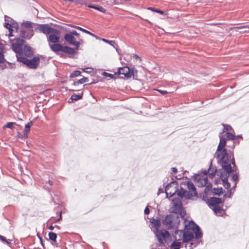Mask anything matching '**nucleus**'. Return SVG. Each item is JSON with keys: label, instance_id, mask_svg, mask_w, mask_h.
<instances>
[{"label": "nucleus", "instance_id": "f257e3e1", "mask_svg": "<svg viewBox=\"0 0 249 249\" xmlns=\"http://www.w3.org/2000/svg\"><path fill=\"white\" fill-rule=\"evenodd\" d=\"M181 185H186L187 190L184 189L182 186L179 188L178 182L175 180L168 183L165 189L167 196L168 197L169 195L171 197L177 194L180 198L193 201L198 198L196 188L191 181L183 182Z\"/></svg>", "mask_w": 249, "mask_h": 249}, {"label": "nucleus", "instance_id": "f03ea898", "mask_svg": "<svg viewBox=\"0 0 249 249\" xmlns=\"http://www.w3.org/2000/svg\"><path fill=\"white\" fill-rule=\"evenodd\" d=\"M214 158L216 159L217 163L219 164L227 174H231L235 171L237 166L234 157L233 151L227 150L216 151Z\"/></svg>", "mask_w": 249, "mask_h": 249}, {"label": "nucleus", "instance_id": "7ed1b4c3", "mask_svg": "<svg viewBox=\"0 0 249 249\" xmlns=\"http://www.w3.org/2000/svg\"><path fill=\"white\" fill-rule=\"evenodd\" d=\"M155 235L159 242V247L164 246L163 241L167 244H169L172 241V237L169 231L166 230L158 231L155 232Z\"/></svg>", "mask_w": 249, "mask_h": 249}, {"label": "nucleus", "instance_id": "20e7f679", "mask_svg": "<svg viewBox=\"0 0 249 249\" xmlns=\"http://www.w3.org/2000/svg\"><path fill=\"white\" fill-rule=\"evenodd\" d=\"M179 217L178 215L176 216L174 214L167 215L163 220L162 223L168 229H174L178 230V227L179 224Z\"/></svg>", "mask_w": 249, "mask_h": 249}, {"label": "nucleus", "instance_id": "39448f33", "mask_svg": "<svg viewBox=\"0 0 249 249\" xmlns=\"http://www.w3.org/2000/svg\"><path fill=\"white\" fill-rule=\"evenodd\" d=\"M18 60L27 65L29 68L36 69L40 62L39 58L35 57L32 59H28L23 56H18Z\"/></svg>", "mask_w": 249, "mask_h": 249}, {"label": "nucleus", "instance_id": "423d86ee", "mask_svg": "<svg viewBox=\"0 0 249 249\" xmlns=\"http://www.w3.org/2000/svg\"><path fill=\"white\" fill-rule=\"evenodd\" d=\"M208 207L211 209L214 213L219 216H221L226 213V209L228 207L225 206L224 208L223 203H207Z\"/></svg>", "mask_w": 249, "mask_h": 249}, {"label": "nucleus", "instance_id": "0eeeda50", "mask_svg": "<svg viewBox=\"0 0 249 249\" xmlns=\"http://www.w3.org/2000/svg\"><path fill=\"white\" fill-rule=\"evenodd\" d=\"M181 231H178V230H175L172 231V234L174 238V241L170 246L171 249H180L181 246V243L179 241L181 239Z\"/></svg>", "mask_w": 249, "mask_h": 249}, {"label": "nucleus", "instance_id": "6e6552de", "mask_svg": "<svg viewBox=\"0 0 249 249\" xmlns=\"http://www.w3.org/2000/svg\"><path fill=\"white\" fill-rule=\"evenodd\" d=\"M174 205L170 209L171 213L175 214H178L181 217L184 218L186 215V211L182 206V203H173Z\"/></svg>", "mask_w": 249, "mask_h": 249}, {"label": "nucleus", "instance_id": "1a4fd4ad", "mask_svg": "<svg viewBox=\"0 0 249 249\" xmlns=\"http://www.w3.org/2000/svg\"><path fill=\"white\" fill-rule=\"evenodd\" d=\"M121 71V74L124 75L126 78H129L132 76L133 78L135 77V73H137V71L135 72L133 69H130L128 67H124L120 68Z\"/></svg>", "mask_w": 249, "mask_h": 249}, {"label": "nucleus", "instance_id": "9d476101", "mask_svg": "<svg viewBox=\"0 0 249 249\" xmlns=\"http://www.w3.org/2000/svg\"><path fill=\"white\" fill-rule=\"evenodd\" d=\"M230 174L222 173L221 171H217V175L219 176L222 181V184L225 188L228 189L231 186L230 183L228 181V177Z\"/></svg>", "mask_w": 249, "mask_h": 249}, {"label": "nucleus", "instance_id": "9b49d317", "mask_svg": "<svg viewBox=\"0 0 249 249\" xmlns=\"http://www.w3.org/2000/svg\"><path fill=\"white\" fill-rule=\"evenodd\" d=\"M181 231V238H182L183 243H186L192 241L194 238V234L193 232L190 231H185L183 230H178Z\"/></svg>", "mask_w": 249, "mask_h": 249}, {"label": "nucleus", "instance_id": "f8f14e48", "mask_svg": "<svg viewBox=\"0 0 249 249\" xmlns=\"http://www.w3.org/2000/svg\"><path fill=\"white\" fill-rule=\"evenodd\" d=\"M22 42H23L22 40H21L20 39H18V40H17V42L16 43H13L12 44V46L13 50L16 53L17 58H18V56H19V55L22 52Z\"/></svg>", "mask_w": 249, "mask_h": 249}, {"label": "nucleus", "instance_id": "ddd939ff", "mask_svg": "<svg viewBox=\"0 0 249 249\" xmlns=\"http://www.w3.org/2000/svg\"><path fill=\"white\" fill-rule=\"evenodd\" d=\"M40 32H42L44 34H49L53 33L54 29L51 28L48 24H40L39 25V27L37 28Z\"/></svg>", "mask_w": 249, "mask_h": 249}, {"label": "nucleus", "instance_id": "4468645a", "mask_svg": "<svg viewBox=\"0 0 249 249\" xmlns=\"http://www.w3.org/2000/svg\"><path fill=\"white\" fill-rule=\"evenodd\" d=\"M34 35V31L32 29L28 30H21L20 32V36L21 37L29 39L31 38Z\"/></svg>", "mask_w": 249, "mask_h": 249}, {"label": "nucleus", "instance_id": "2eb2a0df", "mask_svg": "<svg viewBox=\"0 0 249 249\" xmlns=\"http://www.w3.org/2000/svg\"><path fill=\"white\" fill-rule=\"evenodd\" d=\"M219 137H220V142H219V144L217 146L216 151H222V150H227V149L225 148L227 138H225L223 136H219Z\"/></svg>", "mask_w": 249, "mask_h": 249}, {"label": "nucleus", "instance_id": "dca6fc26", "mask_svg": "<svg viewBox=\"0 0 249 249\" xmlns=\"http://www.w3.org/2000/svg\"><path fill=\"white\" fill-rule=\"evenodd\" d=\"M150 222L152 225V228H155L156 231H159V228L160 226V221L159 218L155 219L152 218L150 219Z\"/></svg>", "mask_w": 249, "mask_h": 249}, {"label": "nucleus", "instance_id": "f3484780", "mask_svg": "<svg viewBox=\"0 0 249 249\" xmlns=\"http://www.w3.org/2000/svg\"><path fill=\"white\" fill-rule=\"evenodd\" d=\"M65 39L70 44H74L76 46L78 45V42L75 41L74 36L70 34H66L64 36Z\"/></svg>", "mask_w": 249, "mask_h": 249}, {"label": "nucleus", "instance_id": "a211bd4d", "mask_svg": "<svg viewBox=\"0 0 249 249\" xmlns=\"http://www.w3.org/2000/svg\"><path fill=\"white\" fill-rule=\"evenodd\" d=\"M197 227H198V225L193 220L189 221L188 224H186L184 227L185 230L192 231L194 230Z\"/></svg>", "mask_w": 249, "mask_h": 249}, {"label": "nucleus", "instance_id": "6ab92c4d", "mask_svg": "<svg viewBox=\"0 0 249 249\" xmlns=\"http://www.w3.org/2000/svg\"><path fill=\"white\" fill-rule=\"evenodd\" d=\"M193 231V233L195 235V238L196 239H199L202 237L203 232L199 226L198 227L196 228V229Z\"/></svg>", "mask_w": 249, "mask_h": 249}, {"label": "nucleus", "instance_id": "aec40b11", "mask_svg": "<svg viewBox=\"0 0 249 249\" xmlns=\"http://www.w3.org/2000/svg\"><path fill=\"white\" fill-rule=\"evenodd\" d=\"M208 178L204 177L201 178H198L197 181L196 185L198 187H202L205 186L208 184Z\"/></svg>", "mask_w": 249, "mask_h": 249}, {"label": "nucleus", "instance_id": "412c9836", "mask_svg": "<svg viewBox=\"0 0 249 249\" xmlns=\"http://www.w3.org/2000/svg\"><path fill=\"white\" fill-rule=\"evenodd\" d=\"M213 160H211V163L208 169V172H209V177L210 178H213L214 176L215 175L216 172L217 171V169L215 167H213L212 165Z\"/></svg>", "mask_w": 249, "mask_h": 249}, {"label": "nucleus", "instance_id": "4be33fe9", "mask_svg": "<svg viewBox=\"0 0 249 249\" xmlns=\"http://www.w3.org/2000/svg\"><path fill=\"white\" fill-rule=\"evenodd\" d=\"M63 46L58 44L57 43H54L51 46L52 50L54 52L62 51Z\"/></svg>", "mask_w": 249, "mask_h": 249}, {"label": "nucleus", "instance_id": "5701e85b", "mask_svg": "<svg viewBox=\"0 0 249 249\" xmlns=\"http://www.w3.org/2000/svg\"><path fill=\"white\" fill-rule=\"evenodd\" d=\"M33 125V122L31 121L25 125V128L23 132V137H27V134L30 130V127Z\"/></svg>", "mask_w": 249, "mask_h": 249}, {"label": "nucleus", "instance_id": "b1692460", "mask_svg": "<svg viewBox=\"0 0 249 249\" xmlns=\"http://www.w3.org/2000/svg\"><path fill=\"white\" fill-rule=\"evenodd\" d=\"M49 41L54 43H58L59 41V37L55 35L51 34L49 36Z\"/></svg>", "mask_w": 249, "mask_h": 249}, {"label": "nucleus", "instance_id": "393cba45", "mask_svg": "<svg viewBox=\"0 0 249 249\" xmlns=\"http://www.w3.org/2000/svg\"><path fill=\"white\" fill-rule=\"evenodd\" d=\"M62 52L67 53L68 54H72L74 53V51L73 49L71 47L63 46Z\"/></svg>", "mask_w": 249, "mask_h": 249}, {"label": "nucleus", "instance_id": "a878e982", "mask_svg": "<svg viewBox=\"0 0 249 249\" xmlns=\"http://www.w3.org/2000/svg\"><path fill=\"white\" fill-rule=\"evenodd\" d=\"M23 50H24L25 54L27 56H29L32 54V51L31 50V48L29 46L25 45L24 47Z\"/></svg>", "mask_w": 249, "mask_h": 249}, {"label": "nucleus", "instance_id": "bb28decb", "mask_svg": "<svg viewBox=\"0 0 249 249\" xmlns=\"http://www.w3.org/2000/svg\"><path fill=\"white\" fill-rule=\"evenodd\" d=\"M224 137L225 138H227V140L228 139V140H234L235 139L236 136L232 134L231 132H227L224 135Z\"/></svg>", "mask_w": 249, "mask_h": 249}, {"label": "nucleus", "instance_id": "cd10ccee", "mask_svg": "<svg viewBox=\"0 0 249 249\" xmlns=\"http://www.w3.org/2000/svg\"><path fill=\"white\" fill-rule=\"evenodd\" d=\"M88 7L89 8H94L103 13H105L106 11V10L102 6H95L94 5H88Z\"/></svg>", "mask_w": 249, "mask_h": 249}, {"label": "nucleus", "instance_id": "c85d7f7f", "mask_svg": "<svg viewBox=\"0 0 249 249\" xmlns=\"http://www.w3.org/2000/svg\"><path fill=\"white\" fill-rule=\"evenodd\" d=\"M50 240L55 242L57 238V234L53 232H50L48 234Z\"/></svg>", "mask_w": 249, "mask_h": 249}, {"label": "nucleus", "instance_id": "c756f323", "mask_svg": "<svg viewBox=\"0 0 249 249\" xmlns=\"http://www.w3.org/2000/svg\"><path fill=\"white\" fill-rule=\"evenodd\" d=\"M79 31H82L85 33H87L88 34H89L90 35V36L94 37L96 38V39H99V37L97 36H96L95 35L92 34V33L90 32L89 31L84 29V28H82L80 27L79 26Z\"/></svg>", "mask_w": 249, "mask_h": 249}, {"label": "nucleus", "instance_id": "7c9ffc66", "mask_svg": "<svg viewBox=\"0 0 249 249\" xmlns=\"http://www.w3.org/2000/svg\"><path fill=\"white\" fill-rule=\"evenodd\" d=\"M99 40H102L103 41L105 42H106L107 43H108L109 44H110L111 46H113L114 48L116 49V51H118V49L117 48H116L115 46H114V44L115 43V41H113V40H107V39H105V38H100L99 37Z\"/></svg>", "mask_w": 249, "mask_h": 249}, {"label": "nucleus", "instance_id": "2f4dec72", "mask_svg": "<svg viewBox=\"0 0 249 249\" xmlns=\"http://www.w3.org/2000/svg\"><path fill=\"white\" fill-rule=\"evenodd\" d=\"M223 189L222 188H214L213 193L214 195H220V194H223Z\"/></svg>", "mask_w": 249, "mask_h": 249}, {"label": "nucleus", "instance_id": "473e14b6", "mask_svg": "<svg viewBox=\"0 0 249 249\" xmlns=\"http://www.w3.org/2000/svg\"><path fill=\"white\" fill-rule=\"evenodd\" d=\"M207 202H222V200L221 198L213 197L211 198L210 201L208 200Z\"/></svg>", "mask_w": 249, "mask_h": 249}, {"label": "nucleus", "instance_id": "72a5a7b5", "mask_svg": "<svg viewBox=\"0 0 249 249\" xmlns=\"http://www.w3.org/2000/svg\"><path fill=\"white\" fill-rule=\"evenodd\" d=\"M33 23L31 21H26L22 23V25L26 28H32Z\"/></svg>", "mask_w": 249, "mask_h": 249}, {"label": "nucleus", "instance_id": "f704fd0d", "mask_svg": "<svg viewBox=\"0 0 249 249\" xmlns=\"http://www.w3.org/2000/svg\"><path fill=\"white\" fill-rule=\"evenodd\" d=\"M222 125L224 126L223 132H225V131H228L232 129L231 126L229 124H223Z\"/></svg>", "mask_w": 249, "mask_h": 249}, {"label": "nucleus", "instance_id": "c9c22d12", "mask_svg": "<svg viewBox=\"0 0 249 249\" xmlns=\"http://www.w3.org/2000/svg\"><path fill=\"white\" fill-rule=\"evenodd\" d=\"M205 186L206 187L204 190V192L206 194H207L211 190L212 188V184L211 183H210L208 184H207V185H206Z\"/></svg>", "mask_w": 249, "mask_h": 249}, {"label": "nucleus", "instance_id": "e433bc0d", "mask_svg": "<svg viewBox=\"0 0 249 249\" xmlns=\"http://www.w3.org/2000/svg\"><path fill=\"white\" fill-rule=\"evenodd\" d=\"M78 100V95L73 94L71 97L69 99L68 102L69 103H72L73 101H77Z\"/></svg>", "mask_w": 249, "mask_h": 249}, {"label": "nucleus", "instance_id": "4c0bfd02", "mask_svg": "<svg viewBox=\"0 0 249 249\" xmlns=\"http://www.w3.org/2000/svg\"><path fill=\"white\" fill-rule=\"evenodd\" d=\"M234 29L235 31H238V30H239V29H249V25L235 27L234 28Z\"/></svg>", "mask_w": 249, "mask_h": 249}, {"label": "nucleus", "instance_id": "58836bf2", "mask_svg": "<svg viewBox=\"0 0 249 249\" xmlns=\"http://www.w3.org/2000/svg\"><path fill=\"white\" fill-rule=\"evenodd\" d=\"M0 240L3 242H5L7 245L10 244V241L7 240L5 237L1 235H0Z\"/></svg>", "mask_w": 249, "mask_h": 249}, {"label": "nucleus", "instance_id": "ea45409f", "mask_svg": "<svg viewBox=\"0 0 249 249\" xmlns=\"http://www.w3.org/2000/svg\"><path fill=\"white\" fill-rule=\"evenodd\" d=\"M148 10H150L152 11H154V12H156V13H160L161 15H163L164 14V12L163 11H161V10H159V9H155L154 8H152V7H149L148 8Z\"/></svg>", "mask_w": 249, "mask_h": 249}, {"label": "nucleus", "instance_id": "a19ab883", "mask_svg": "<svg viewBox=\"0 0 249 249\" xmlns=\"http://www.w3.org/2000/svg\"><path fill=\"white\" fill-rule=\"evenodd\" d=\"M89 80L88 78L83 77V78H81L80 79H79V84H83L87 82H89Z\"/></svg>", "mask_w": 249, "mask_h": 249}, {"label": "nucleus", "instance_id": "79ce46f5", "mask_svg": "<svg viewBox=\"0 0 249 249\" xmlns=\"http://www.w3.org/2000/svg\"><path fill=\"white\" fill-rule=\"evenodd\" d=\"M102 75L105 77H110L111 78H113L114 77L113 74L107 73V72H103Z\"/></svg>", "mask_w": 249, "mask_h": 249}, {"label": "nucleus", "instance_id": "37998d69", "mask_svg": "<svg viewBox=\"0 0 249 249\" xmlns=\"http://www.w3.org/2000/svg\"><path fill=\"white\" fill-rule=\"evenodd\" d=\"M15 123L9 122L4 127H7L9 128H12L13 125L15 124Z\"/></svg>", "mask_w": 249, "mask_h": 249}, {"label": "nucleus", "instance_id": "c03bdc74", "mask_svg": "<svg viewBox=\"0 0 249 249\" xmlns=\"http://www.w3.org/2000/svg\"><path fill=\"white\" fill-rule=\"evenodd\" d=\"M232 180L234 181H237L238 180V175L237 174H233L232 176Z\"/></svg>", "mask_w": 249, "mask_h": 249}, {"label": "nucleus", "instance_id": "a18cd8bd", "mask_svg": "<svg viewBox=\"0 0 249 249\" xmlns=\"http://www.w3.org/2000/svg\"><path fill=\"white\" fill-rule=\"evenodd\" d=\"M4 27H6L7 29H9V31L12 30L11 25L9 24L8 22H5Z\"/></svg>", "mask_w": 249, "mask_h": 249}, {"label": "nucleus", "instance_id": "49530a36", "mask_svg": "<svg viewBox=\"0 0 249 249\" xmlns=\"http://www.w3.org/2000/svg\"><path fill=\"white\" fill-rule=\"evenodd\" d=\"M5 61L3 54L0 53V63H2Z\"/></svg>", "mask_w": 249, "mask_h": 249}, {"label": "nucleus", "instance_id": "de8ad7c7", "mask_svg": "<svg viewBox=\"0 0 249 249\" xmlns=\"http://www.w3.org/2000/svg\"><path fill=\"white\" fill-rule=\"evenodd\" d=\"M82 71H85V72H90L92 71V69L90 68H87L85 69H82Z\"/></svg>", "mask_w": 249, "mask_h": 249}, {"label": "nucleus", "instance_id": "09e8293b", "mask_svg": "<svg viewBox=\"0 0 249 249\" xmlns=\"http://www.w3.org/2000/svg\"><path fill=\"white\" fill-rule=\"evenodd\" d=\"M231 194V190L228 191V194H225L224 196V197H230Z\"/></svg>", "mask_w": 249, "mask_h": 249}, {"label": "nucleus", "instance_id": "8fccbe9b", "mask_svg": "<svg viewBox=\"0 0 249 249\" xmlns=\"http://www.w3.org/2000/svg\"><path fill=\"white\" fill-rule=\"evenodd\" d=\"M157 90L163 95H164L168 93V92L167 91L164 90L157 89Z\"/></svg>", "mask_w": 249, "mask_h": 249}, {"label": "nucleus", "instance_id": "3c124183", "mask_svg": "<svg viewBox=\"0 0 249 249\" xmlns=\"http://www.w3.org/2000/svg\"><path fill=\"white\" fill-rule=\"evenodd\" d=\"M240 30L241 31H239V33L241 34L249 32V29H243Z\"/></svg>", "mask_w": 249, "mask_h": 249}, {"label": "nucleus", "instance_id": "603ef678", "mask_svg": "<svg viewBox=\"0 0 249 249\" xmlns=\"http://www.w3.org/2000/svg\"><path fill=\"white\" fill-rule=\"evenodd\" d=\"M172 202H182L181 200L179 198H173L172 200Z\"/></svg>", "mask_w": 249, "mask_h": 249}, {"label": "nucleus", "instance_id": "864d4df0", "mask_svg": "<svg viewBox=\"0 0 249 249\" xmlns=\"http://www.w3.org/2000/svg\"><path fill=\"white\" fill-rule=\"evenodd\" d=\"M144 214H148L149 213L150 211H149V209L148 206H146L145 207L144 211Z\"/></svg>", "mask_w": 249, "mask_h": 249}, {"label": "nucleus", "instance_id": "5fc2aeb1", "mask_svg": "<svg viewBox=\"0 0 249 249\" xmlns=\"http://www.w3.org/2000/svg\"><path fill=\"white\" fill-rule=\"evenodd\" d=\"M78 76V71H74V73H72L71 74L70 76L71 77H73L74 76Z\"/></svg>", "mask_w": 249, "mask_h": 249}, {"label": "nucleus", "instance_id": "6e6d98bb", "mask_svg": "<svg viewBox=\"0 0 249 249\" xmlns=\"http://www.w3.org/2000/svg\"><path fill=\"white\" fill-rule=\"evenodd\" d=\"M195 244V242L194 241H192L189 247H188V249H193V248H194V246H193V245Z\"/></svg>", "mask_w": 249, "mask_h": 249}, {"label": "nucleus", "instance_id": "4d7b16f0", "mask_svg": "<svg viewBox=\"0 0 249 249\" xmlns=\"http://www.w3.org/2000/svg\"><path fill=\"white\" fill-rule=\"evenodd\" d=\"M133 57L135 58L136 59L139 60L140 61H141V58L140 57H139L138 55L136 54H133Z\"/></svg>", "mask_w": 249, "mask_h": 249}, {"label": "nucleus", "instance_id": "13d9d810", "mask_svg": "<svg viewBox=\"0 0 249 249\" xmlns=\"http://www.w3.org/2000/svg\"><path fill=\"white\" fill-rule=\"evenodd\" d=\"M193 241L195 242V244L193 245V246L195 248L199 244V241H198L193 240Z\"/></svg>", "mask_w": 249, "mask_h": 249}, {"label": "nucleus", "instance_id": "bf43d9fd", "mask_svg": "<svg viewBox=\"0 0 249 249\" xmlns=\"http://www.w3.org/2000/svg\"><path fill=\"white\" fill-rule=\"evenodd\" d=\"M194 180H196L197 181V180L199 178V175H195L193 177Z\"/></svg>", "mask_w": 249, "mask_h": 249}, {"label": "nucleus", "instance_id": "052dcab7", "mask_svg": "<svg viewBox=\"0 0 249 249\" xmlns=\"http://www.w3.org/2000/svg\"><path fill=\"white\" fill-rule=\"evenodd\" d=\"M171 171L174 173H177L178 171V169L176 167H172L171 168Z\"/></svg>", "mask_w": 249, "mask_h": 249}, {"label": "nucleus", "instance_id": "680f3d73", "mask_svg": "<svg viewBox=\"0 0 249 249\" xmlns=\"http://www.w3.org/2000/svg\"><path fill=\"white\" fill-rule=\"evenodd\" d=\"M97 82H98V81L97 80H93L92 81L89 82V84L91 85V84H96Z\"/></svg>", "mask_w": 249, "mask_h": 249}, {"label": "nucleus", "instance_id": "e2e57ef3", "mask_svg": "<svg viewBox=\"0 0 249 249\" xmlns=\"http://www.w3.org/2000/svg\"><path fill=\"white\" fill-rule=\"evenodd\" d=\"M121 71L120 68L118 69L117 72L115 73V74L120 75L121 74Z\"/></svg>", "mask_w": 249, "mask_h": 249}, {"label": "nucleus", "instance_id": "0e129e2a", "mask_svg": "<svg viewBox=\"0 0 249 249\" xmlns=\"http://www.w3.org/2000/svg\"><path fill=\"white\" fill-rule=\"evenodd\" d=\"M76 111V108H73V109L72 110H71L70 113V115H72L73 114V112Z\"/></svg>", "mask_w": 249, "mask_h": 249}, {"label": "nucleus", "instance_id": "69168bd1", "mask_svg": "<svg viewBox=\"0 0 249 249\" xmlns=\"http://www.w3.org/2000/svg\"><path fill=\"white\" fill-rule=\"evenodd\" d=\"M62 219V216L60 215V217L58 219H56L55 220V222L56 223V222H58V221L61 220Z\"/></svg>", "mask_w": 249, "mask_h": 249}, {"label": "nucleus", "instance_id": "338daca9", "mask_svg": "<svg viewBox=\"0 0 249 249\" xmlns=\"http://www.w3.org/2000/svg\"><path fill=\"white\" fill-rule=\"evenodd\" d=\"M54 227L52 226V225H51L49 228L48 229L51 231H53L54 230Z\"/></svg>", "mask_w": 249, "mask_h": 249}, {"label": "nucleus", "instance_id": "774afa93", "mask_svg": "<svg viewBox=\"0 0 249 249\" xmlns=\"http://www.w3.org/2000/svg\"><path fill=\"white\" fill-rule=\"evenodd\" d=\"M84 42L83 40L82 39L79 38V46L81 44H82Z\"/></svg>", "mask_w": 249, "mask_h": 249}]
</instances>
